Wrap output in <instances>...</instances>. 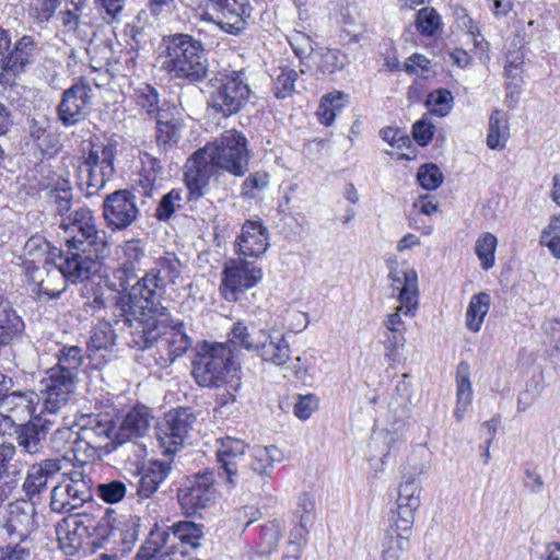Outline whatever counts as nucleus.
<instances>
[{
  "label": "nucleus",
  "mask_w": 560,
  "mask_h": 560,
  "mask_svg": "<svg viewBox=\"0 0 560 560\" xmlns=\"http://www.w3.org/2000/svg\"><path fill=\"white\" fill-rule=\"evenodd\" d=\"M67 252L59 257L55 268L27 265L28 280L40 293L57 296L65 291V282H83L98 271L101 260L108 256L107 234L98 229L89 208H79L60 219Z\"/></svg>",
  "instance_id": "obj_1"
},
{
  "label": "nucleus",
  "mask_w": 560,
  "mask_h": 560,
  "mask_svg": "<svg viewBox=\"0 0 560 560\" xmlns=\"http://www.w3.org/2000/svg\"><path fill=\"white\" fill-rule=\"evenodd\" d=\"M250 152L246 137L235 130H225L214 142L196 151L185 164V183L189 199L203 196L209 179L220 171L242 177L249 170Z\"/></svg>",
  "instance_id": "obj_2"
},
{
  "label": "nucleus",
  "mask_w": 560,
  "mask_h": 560,
  "mask_svg": "<svg viewBox=\"0 0 560 560\" xmlns=\"http://www.w3.org/2000/svg\"><path fill=\"white\" fill-rule=\"evenodd\" d=\"M161 68L171 78L199 82L207 75L208 65L200 40L190 34L163 36L160 43Z\"/></svg>",
  "instance_id": "obj_3"
},
{
  "label": "nucleus",
  "mask_w": 560,
  "mask_h": 560,
  "mask_svg": "<svg viewBox=\"0 0 560 560\" xmlns=\"http://www.w3.org/2000/svg\"><path fill=\"white\" fill-rule=\"evenodd\" d=\"M180 261L174 254H167L155 260L154 266L140 278L130 290L142 316L156 317L167 315L163 305L166 287L174 284L180 275Z\"/></svg>",
  "instance_id": "obj_4"
},
{
  "label": "nucleus",
  "mask_w": 560,
  "mask_h": 560,
  "mask_svg": "<svg viewBox=\"0 0 560 560\" xmlns=\"http://www.w3.org/2000/svg\"><path fill=\"white\" fill-rule=\"evenodd\" d=\"M232 350L226 343L203 341L192 360L191 374L202 387L220 388L231 383Z\"/></svg>",
  "instance_id": "obj_5"
},
{
  "label": "nucleus",
  "mask_w": 560,
  "mask_h": 560,
  "mask_svg": "<svg viewBox=\"0 0 560 560\" xmlns=\"http://www.w3.org/2000/svg\"><path fill=\"white\" fill-rule=\"evenodd\" d=\"M92 480L82 470L61 472L51 491L49 506L52 512L67 513L92 500Z\"/></svg>",
  "instance_id": "obj_6"
},
{
  "label": "nucleus",
  "mask_w": 560,
  "mask_h": 560,
  "mask_svg": "<svg viewBox=\"0 0 560 560\" xmlns=\"http://www.w3.org/2000/svg\"><path fill=\"white\" fill-rule=\"evenodd\" d=\"M192 8L211 10L203 14V20L214 22L223 32L231 35H240L247 27V20L252 15L253 8L248 0H188Z\"/></svg>",
  "instance_id": "obj_7"
},
{
  "label": "nucleus",
  "mask_w": 560,
  "mask_h": 560,
  "mask_svg": "<svg viewBox=\"0 0 560 560\" xmlns=\"http://www.w3.org/2000/svg\"><path fill=\"white\" fill-rule=\"evenodd\" d=\"M83 308L101 320H114L115 325H119L121 318L128 320L130 316L142 315L131 290L127 293H114L110 290L97 288L84 302Z\"/></svg>",
  "instance_id": "obj_8"
},
{
  "label": "nucleus",
  "mask_w": 560,
  "mask_h": 560,
  "mask_svg": "<svg viewBox=\"0 0 560 560\" xmlns=\"http://www.w3.org/2000/svg\"><path fill=\"white\" fill-rule=\"evenodd\" d=\"M408 465L412 471L404 474L402 480L399 483L396 500L397 516L393 525L404 532H411L415 522V513L421 504V485L415 476L424 474L428 469L427 463H416L415 458H410Z\"/></svg>",
  "instance_id": "obj_9"
},
{
  "label": "nucleus",
  "mask_w": 560,
  "mask_h": 560,
  "mask_svg": "<svg viewBox=\"0 0 560 560\" xmlns=\"http://www.w3.org/2000/svg\"><path fill=\"white\" fill-rule=\"evenodd\" d=\"M77 382V376L49 368L40 381V411L50 416L61 412L73 396Z\"/></svg>",
  "instance_id": "obj_10"
},
{
  "label": "nucleus",
  "mask_w": 560,
  "mask_h": 560,
  "mask_svg": "<svg viewBox=\"0 0 560 560\" xmlns=\"http://www.w3.org/2000/svg\"><path fill=\"white\" fill-rule=\"evenodd\" d=\"M250 89L243 71H233L211 93L210 106L224 117L234 115L248 102Z\"/></svg>",
  "instance_id": "obj_11"
},
{
  "label": "nucleus",
  "mask_w": 560,
  "mask_h": 560,
  "mask_svg": "<svg viewBox=\"0 0 560 560\" xmlns=\"http://www.w3.org/2000/svg\"><path fill=\"white\" fill-rule=\"evenodd\" d=\"M107 521H96L88 514H77L65 517L56 526V534L59 548L66 556H74L82 548L85 538L92 535L97 528L107 529Z\"/></svg>",
  "instance_id": "obj_12"
},
{
  "label": "nucleus",
  "mask_w": 560,
  "mask_h": 560,
  "mask_svg": "<svg viewBox=\"0 0 560 560\" xmlns=\"http://www.w3.org/2000/svg\"><path fill=\"white\" fill-rule=\"evenodd\" d=\"M195 422L196 417L189 408L168 411L156 429V436L163 454L174 455L182 450Z\"/></svg>",
  "instance_id": "obj_13"
},
{
  "label": "nucleus",
  "mask_w": 560,
  "mask_h": 560,
  "mask_svg": "<svg viewBox=\"0 0 560 560\" xmlns=\"http://www.w3.org/2000/svg\"><path fill=\"white\" fill-rule=\"evenodd\" d=\"M262 278L261 269L244 257L230 259L223 269L222 294L226 301H237L240 294L255 287Z\"/></svg>",
  "instance_id": "obj_14"
},
{
  "label": "nucleus",
  "mask_w": 560,
  "mask_h": 560,
  "mask_svg": "<svg viewBox=\"0 0 560 560\" xmlns=\"http://www.w3.org/2000/svg\"><path fill=\"white\" fill-rule=\"evenodd\" d=\"M214 475L205 471L188 477L178 488L177 500L187 515H192L209 506L215 497Z\"/></svg>",
  "instance_id": "obj_15"
},
{
  "label": "nucleus",
  "mask_w": 560,
  "mask_h": 560,
  "mask_svg": "<svg viewBox=\"0 0 560 560\" xmlns=\"http://www.w3.org/2000/svg\"><path fill=\"white\" fill-rule=\"evenodd\" d=\"M39 397L33 392H13L0 397V433L11 434L33 415Z\"/></svg>",
  "instance_id": "obj_16"
},
{
  "label": "nucleus",
  "mask_w": 560,
  "mask_h": 560,
  "mask_svg": "<svg viewBox=\"0 0 560 560\" xmlns=\"http://www.w3.org/2000/svg\"><path fill=\"white\" fill-rule=\"evenodd\" d=\"M93 90L84 81L72 84L65 90L58 105V117L63 126H73L83 120L91 110Z\"/></svg>",
  "instance_id": "obj_17"
},
{
  "label": "nucleus",
  "mask_w": 560,
  "mask_h": 560,
  "mask_svg": "<svg viewBox=\"0 0 560 560\" xmlns=\"http://www.w3.org/2000/svg\"><path fill=\"white\" fill-rule=\"evenodd\" d=\"M139 209L136 196L127 190H116L103 201V217L107 226L112 230H125L138 218Z\"/></svg>",
  "instance_id": "obj_18"
},
{
  "label": "nucleus",
  "mask_w": 560,
  "mask_h": 560,
  "mask_svg": "<svg viewBox=\"0 0 560 560\" xmlns=\"http://www.w3.org/2000/svg\"><path fill=\"white\" fill-rule=\"evenodd\" d=\"M393 292H397L398 311L413 317L419 305L418 273L413 268L399 267L397 262L390 267L389 275Z\"/></svg>",
  "instance_id": "obj_19"
},
{
  "label": "nucleus",
  "mask_w": 560,
  "mask_h": 560,
  "mask_svg": "<svg viewBox=\"0 0 560 560\" xmlns=\"http://www.w3.org/2000/svg\"><path fill=\"white\" fill-rule=\"evenodd\" d=\"M47 416V413L40 411L37 417L11 430V434L15 435L22 453L30 456L43 453L50 425L55 422L54 419Z\"/></svg>",
  "instance_id": "obj_20"
},
{
  "label": "nucleus",
  "mask_w": 560,
  "mask_h": 560,
  "mask_svg": "<svg viewBox=\"0 0 560 560\" xmlns=\"http://www.w3.org/2000/svg\"><path fill=\"white\" fill-rule=\"evenodd\" d=\"M77 425L72 451H79L85 445L92 451V454L106 446L105 442L109 439L112 432V422L101 415H81Z\"/></svg>",
  "instance_id": "obj_21"
},
{
  "label": "nucleus",
  "mask_w": 560,
  "mask_h": 560,
  "mask_svg": "<svg viewBox=\"0 0 560 560\" xmlns=\"http://www.w3.org/2000/svg\"><path fill=\"white\" fill-rule=\"evenodd\" d=\"M192 340L184 330V325L160 327L156 339L155 359L161 366L171 365L191 347Z\"/></svg>",
  "instance_id": "obj_22"
},
{
  "label": "nucleus",
  "mask_w": 560,
  "mask_h": 560,
  "mask_svg": "<svg viewBox=\"0 0 560 560\" xmlns=\"http://www.w3.org/2000/svg\"><path fill=\"white\" fill-rule=\"evenodd\" d=\"M217 462L221 470L220 476L234 486L237 481L241 467L245 464L247 444L240 439L225 436L217 440Z\"/></svg>",
  "instance_id": "obj_23"
},
{
  "label": "nucleus",
  "mask_w": 560,
  "mask_h": 560,
  "mask_svg": "<svg viewBox=\"0 0 560 560\" xmlns=\"http://www.w3.org/2000/svg\"><path fill=\"white\" fill-rule=\"evenodd\" d=\"M35 504L36 502L30 500L9 504L4 528L12 539L26 542L27 536L35 529Z\"/></svg>",
  "instance_id": "obj_24"
},
{
  "label": "nucleus",
  "mask_w": 560,
  "mask_h": 560,
  "mask_svg": "<svg viewBox=\"0 0 560 560\" xmlns=\"http://www.w3.org/2000/svg\"><path fill=\"white\" fill-rule=\"evenodd\" d=\"M61 471L59 459H45L33 465L23 482V490L30 501L38 502L40 493L49 482L55 483Z\"/></svg>",
  "instance_id": "obj_25"
},
{
  "label": "nucleus",
  "mask_w": 560,
  "mask_h": 560,
  "mask_svg": "<svg viewBox=\"0 0 560 560\" xmlns=\"http://www.w3.org/2000/svg\"><path fill=\"white\" fill-rule=\"evenodd\" d=\"M235 243L240 256L258 258L269 247L268 231L260 221L248 220L243 224Z\"/></svg>",
  "instance_id": "obj_26"
},
{
  "label": "nucleus",
  "mask_w": 560,
  "mask_h": 560,
  "mask_svg": "<svg viewBox=\"0 0 560 560\" xmlns=\"http://www.w3.org/2000/svg\"><path fill=\"white\" fill-rule=\"evenodd\" d=\"M167 315H160L156 317L149 316H130L128 320L125 318L120 319V324L127 327H132V322H137L135 330L131 332L132 339L131 345L139 350L156 348V339L159 337L160 327L166 320Z\"/></svg>",
  "instance_id": "obj_27"
},
{
  "label": "nucleus",
  "mask_w": 560,
  "mask_h": 560,
  "mask_svg": "<svg viewBox=\"0 0 560 560\" xmlns=\"http://www.w3.org/2000/svg\"><path fill=\"white\" fill-rule=\"evenodd\" d=\"M152 416L145 406H137L122 418L115 434V440L124 442L129 439H142L150 428Z\"/></svg>",
  "instance_id": "obj_28"
},
{
  "label": "nucleus",
  "mask_w": 560,
  "mask_h": 560,
  "mask_svg": "<svg viewBox=\"0 0 560 560\" xmlns=\"http://www.w3.org/2000/svg\"><path fill=\"white\" fill-rule=\"evenodd\" d=\"M348 62L347 55L340 50L318 46L311 55L305 67L315 71L318 75H327L343 69Z\"/></svg>",
  "instance_id": "obj_29"
},
{
  "label": "nucleus",
  "mask_w": 560,
  "mask_h": 560,
  "mask_svg": "<svg viewBox=\"0 0 560 560\" xmlns=\"http://www.w3.org/2000/svg\"><path fill=\"white\" fill-rule=\"evenodd\" d=\"M264 361L276 366L284 365L291 358V349L283 335H272L266 331L256 352Z\"/></svg>",
  "instance_id": "obj_30"
},
{
  "label": "nucleus",
  "mask_w": 560,
  "mask_h": 560,
  "mask_svg": "<svg viewBox=\"0 0 560 560\" xmlns=\"http://www.w3.org/2000/svg\"><path fill=\"white\" fill-rule=\"evenodd\" d=\"M37 51V42L33 36L24 35L11 46L3 71L13 74L24 71L32 63Z\"/></svg>",
  "instance_id": "obj_31"
},
{
  "label": "nucleus",
  "mask_w": 560,
  "mask_h": 560,
  "mask_svg": "<svg viewBox=\"0 0 560 560\" xmlns=\"http://www.w3.org/2000/svg\"><path fill=\"white\" fill-rule=\"evenodd\" d=\"M49 351L57 359V363L51 366L52 369L78 377L79 369L84 360V350L81 347L56 342L49 348Z\"/></svg>",
  "instance_id": "obj_32"
},
{
  "label": "nucleus",
  "mask_w": 560,
  "mask_h": 560,
  "mask_svg": "<svg viewBox=\"0 0 560 560\" xmlns=\"http://www.w3.org/2000/svg\"><path fill=\"white\" fill-rule=\"evenodd\" d=\"M266 331V329H257L254 325L248 326L240 320L233 324V327L229 332L228 342L225 343L229 348L232 345L248 351L257 352Z\"/></svg>",
  "instance_id": "obj_33"
},
{
  "label": "nucleus",
  "mask_w": 560,
  "mask_h": 560,
  "mask_svg": "<svg viewBox=\"0 0 560 560\" xmlns=\"http://www.w3.org/2000/svg\"><path fill=\"white\" fill-rule=\"evenodd\" d=\"M402 377L404 380L396 385L395 393L389 401L390 411L397 415V420L392 427L396 432L404 429L407 423L412 395L411 384L406 381L407 374H404Z\"/></svg>",
  "instance_id": "obj_34"
},
{
  "label": "nucleus",
  "mask_w": 560,
  "mask_h": 560,
  "mask_svg": "<svg viewBox=\"0 0 560 560\" xmlns=\"http://www.w3.org/2000/svg\"><path fill=\"white\" fill-rule=\"evenodd\" d=\"M144 258V248L140 240H129L124 243L120 248L119 270L125 273L126 280L136 277V270L140 267L142 259ZM121 282V285L126 290V283Z\"/></svg>",
  "instance_id": "obj_35"
},
{
  "label": "nucleus",
  "mask_w": 560,
  "mask_h": 560,
  "mask_svg": "<svg viewBox=\"0 0 560 560\" xmlns=\"http://www.w3.org/2000/svg\"><path fill=\"white\" fill-rule=\"evenodd\" d=\"M283 454L276 445H256L252 448L250 468L262 477H269L275 463L281 462Z\"/></svg>",
  "instance_id": "obj_36"
},
{
  "label": "nucleus",
  "mask_w": 560,
  "mask_h": 560,
  "mask_svg": "<svg viewBox=\"0 0 560 560\" xmlns=\"http://www.w3.org/2000/svg\"><path fill=\"white\" fill-rule=\"evenodd\" d=\"M113 172L100 170L90 164H80L78 167V185L86 196L96 195L106 184Z\"/></svg>",
  "instance_id": "obj_37"
},
{
  "label": "nucleus",
  "mask_w": 560,
  "mask_h": 560,
  "mask_svg": "<svg viewBox=\"0 0 560 560\" xmlns=\"http://www.w3.org/2000/svg\"><path fill=\"white\" fill-rule=\"evenodd\" d=\"M395 535L387 532L382 540L380 560H400L401 556L409 548V535L411 532H404L394 527Z\"/></svg>",
  "instance_id": "obj_38"
},
{
  "label": "nucleus",
  "mask_w": 560,
  "mask_h": 560,
  "mask_svg": "<svg viewBox=\"0 0 560 560\" xmlns=\"http://www.w3.org/2000/svg\"><path fill=\"white\" fill-rule=\"evenodd\" d=\"M348 95L342 91H334L325 94L319 102L316 115L318 120L325 126H330L339 113L345 107Z\"/></svg>",
  "instance_id": "obj_39"
},
{
  "label": "nucleus",
  "mask_w": 560,
  "mask_h": 560,
  "mask_svg": "<svg viewBox=\"0 0 560 560\" xmlns=\"http://www.w3.org/2000/svg\"><path fill=\"white\" fill-rule=\"evenodd\" d=\"M489 307L490 296L488 293L480 292L471 298L466 312V326L469 330L474 332L480 330Z\"/></svg>",
  "instance_id": "obj_40"
},
{
  "label": "nucleus",
  "mask_w": 560,
  "mask_h": 560,
  "mask_svg": "<svg viewBox=\"0 0 560 560\" xmlns=\"http://www.w3.org/2000/svg\"><path fill=\"white\" fill-rule=\"evenodd\" d=\"M170 537L168 528L154 525L135 560H151L162 548L167 546Z\"/></svg>",
  "instance_id": "obj_41"
},
{
  "label": "nucleus",
  "mask_w": 560,
  "mask_h": 560,
  "mask_svg": "<svg viewBox=\"0 0 560 560\" xmlns=\"http://www.w3.org/2000/svg\"><path fill=\"white\" fill-rule=\"evenodd\" d=\"M508 120L503 113L494 110L489 119L487 144L490 149H503L509 138Z\"/></svg>",
  "instance_id": "obj_42"
},
{
  "label": "nucleus",
  "mask_w": 560,
  "mask_h": 560,
  "mask_svg": "<svg viewBox=\"0 0 560 560\" xmlns=\"http://www.w3.org/2000/svg\"><path fill=\"white\" fill-rule=\"evenodd\" d=\"M114 443H116V450L125 459L126 465H129L130 468H135L136 470L139 469V466L143 464V459L147 456V445L142 440L129 439L124 442L114 440Z\"/></svg>",
  "instance_id": "obj_43"
},
{
  "label": "nucleus",
  "mask_w": 560,
  "mask_h": 560,
  "mask_svg": "<svg viewBox=\"0 0 560 560\" xmlns=\"http://www.w3.org/2000/svg\"><path fill=\"white\" fill-rule=\"evenodd\" d=\"M115 149L110 143H91L90 152L81 164H90L114 173Z\"/></svg>",
  "instance_id": "obj_44"
},
{
  "label": "nucleus",
  "mask_w": 560,
  "mask_h": 560,
  "mask_svg": "<svg viewBox=\"0 0 560 560\" xmlns=\"http://www.w3.org/2000/svg\"><path fill=\"white\" fill-rule=\"evenodd\" d=\"M48 201L55 206L56 212L61 217L71 213L72 190L70 182L65 178H59L55 186L49 190Z\"/></svg>",
  "instance_id": "obj_45"
},
{
  "label": "nucleus",
  "mask_w": 560,
  "mask_h": 560,
  "mask_svg": "<svg viewBox=\"0 0 560 560\" xmlns=\"http://www.w3.org/2000/svg\"><path fill=\"white\" fill-rule=\"evenodd\" d=\"M455 22L458 28L464 31L475 48L483 52L488 50V43L479 31L474 20L468 15L466 9L456 8L454 11Z\"/></svg>",
  "instance_id": "obj_46"
},
{
  "label": "nucleus",
  "mask_w": 560,
  "mask_h": 560,
  "mask_svg": "<svg viewBox=\"0 0 560 560\" xmlns=\"http://www.w3.org/2000/svg\"><path fill=\"white\" fill-rule=\"evenodd\" d=\"M24 330V323L18 313L5 302L0 307V334L13 341Z\"/></svg>",
  "instance_id": "obj_47"
},
{
  "label": "nucleus",
  "mask_w": 560,
  "mask_h": 560,
  "mask_svg": "<svg viewBox=\"0 0 560 560\" xmlns=\"http://www.w3.org/2000/svg\"><path fill=\"white\" fill-rule=\"evenodd\" d=\"M497 245L498 238L490 232L482 233L476 241L475 253L485 270L492 268L494 265Z\"/></svg>",
  "instance_id": "obj_48"
},
{
  "label": "nucleus",
  "mask_w": 560,
  "mask_h": 560,
  "mask_svg": "<svg viewBox=\"0 0 560 560\" xmlns=\"http://www.w3.org/2000/svg\"><path fill=\"white\" fill-rule=\"evenodd\" d=\"M287 40L301 63L305 66L316 49L312 38L304 32L293 30L287 35Z\"/></svg>",
  "instance_id": "obj_49"
},
{
  "label": "nucleus",
  "mask_w": 560,
  "mask_h": 560,
  "mask_svg": "<svg viewBox=\"0 0 560 560\" xmlns=\"http://www.w3.org/2000/svg\"><path fill=\"white\" fill-rule=\"evenodd\" d=\"M173 537L183 544L190 546L192 549L200 546L202 537V528L198 524L190 521H180L172 526Z\"/></svg>",
  "instance_id": "obj_50"
},
{
  "label": "nucleus",
  "mask_w": 560,
  "mask_h": 560,
  "mask_svg": "<svg viewBox=\"0 0 560 560\" xmlns=\"http://www.w3.org/2000/svg\"><path fill=\"white\" fill-rule=\"evenodd\" d=\"M453 102V95L448 90L438 89L429 93L425 104L431 114L445 117L452 110Z\"/></svg>",
  "instance_id": "obj_51"
},
{
  "label": "nucleus",
  "mask_w": 560,
  "mask_h": 560,
  "mask_svg": "<svg viewBox=\"0 0 560 560\" xmlns=\"http://www.w3.org/2000/svg\"><path fill=\"white\" fill-rule=\"evenodd\" d=\"M114 320H102L90 337L89 346L95 350L108 349L114 346L116 334L113 328Z\"/></svg>",
  "instance_id": "obj_52"
},
{
  "label": "nucleus",
  "mask_w": 560,
  "mask_h": 560,
  "mask_svg": "<svg viewBox=\"0 0 560 560\" xmlns=\"http://www.w3.org/2000/svg\"><path fill=\"white\" fill-rule=\"evenodd\" d=\"M132 97L136 104L144 109L148 115L151 116L159 113V93L152 85L140 84L135 88Z\"/></svg>",
  "instance_id": "obj_53"
},
{
  "label": "nucleus",
  "mask_w": 560,
  "mask_h": 560,
  "mask_svg": "<svg viewBox=\"0 0 560 560\" xmlns=\"http://www.w3.org/2000/svg\"><path fill=\"white\" fill-rule=\"evenodd\" d=\"M60 0H30L28 16L35 24L48 22L60 5Z\"/></svg>",
  "instance_id": "obj_54"
},
{
  "label": "nucleus",
  "mask_w": 560,
  "mask_h": 560,
  "mask_svg": "<svg viewBox=\"0 0 560 560\" xmlns=\"http://www.w3.org/2000/svg\"><path fill=\"white\" fill-rule=\"evenodd\" d=\"M180 139V129L176 122L163 121L161 117L156 120V143L164 151L168 150Z\"/></svg>",
  "instance_id": "obj_55"
},
{
  "label": "nucleus",
  "mask_w": 560,
  "mask_h": 560,
  "mask_svg": "<svg viewBox=\"0 0 560 560\" xmlns=\"http://www.w3.org/2000/svg\"><path fill=\"white\" fill-rule=\"evenodd\" d=\"M469 375V364L466 362H460L457 365L456 371V396L457 402L463 406H469L472 398V388Z\"/></svg>",
  "instance_id": "obj_56"
},
{
  "label": "nucleus",
  "mask_w": 560,
  "mask_h": 560,
  "mask_svg": "<svg viewBox=\"0 0 560 560\" xmlns=\"http://www.w3.org/2000/svg\"><path fill=\"white\" fill-rule=\"evenodd\" d=\"M406 343L405 335L402 334H384V358L390 366H394L400 361L401 353Z\"/></svg>",
  "instance_id": "obj_57"
},
{
  "label": "nucleus",
  "mask_w": 560,
  "mask_h": 560,
  "mask_svg": "<svg viewBox=\"0 0 560 560\" xmlns=\"http://www.w3.org/2000/svg\"><path fill=\"white\" fill-rule=\"evenodd\" d=\"M416 25L425 36L433 35L441 25V16L433 8H422L417 13Z\"/></svg>",
  "instance_id": "obj_58"
},
{
  "label": "nucleus",
  "mask_w": 560,
  "mask_h": 560,
  "mask_svg": "<svg viewBox=\"0 0 560 560\" xmlns=\"http://www.w3.org/2000/svg\"><path fill=\"white\" fill-rule=\"evenodd\" d=\"M298 79L295 70L285 67L280 69L273 84V94L277 98H285L294 91V84Z\"/></svg>",
  "instance_id": "obj_59"
},
{
  "label": "nucleus",
  "mask_w": 560,
  "mask_h": 560,
  "mask_svg": "<svg viewBox=\"0 0 560 560\" xmlns=\"http://www.w3.org/2000/svg\"><path fill=\"white\" fill-rule=\"evenodd\" d=\"M315 510V500L308 493H303L299 497L296 509H295V517L299 521L300 530L306 533L308 525L312 524L313 513Z\"/></svg>",
  "instance_id": "obj_60"
},
{
  "label": "nucleus",
  "mask_w": 560,
  "mask_h": 560,
  "mask_svg": "<svg viewBox=\"0 0 560 560\" xmlns=\"http://www.w3.org/2000/svg\"><path fill=\"white\" fill-rule=\"evenodd\" d=\"M417 179L420 186L425 190H434L443 183V173L432 163L419 167Z\"/></svg>",
  "instance_id": "obj_61"
},
{
  "label": "nucleus",
  "mask_w": 560,
  "mask_h": 560,
  "mask_svg": "<svg viewBox=\"0 0 560 560\" xmlns=\"http://www.w3.org/2000/svg\"><path fill=\"white\" fill-rule=\"evenodd\" d=\"M282 530L278 524L270 523L261 528V544L257 550L258 553L268 556L273 552L281 538Z\"/></svg>",
  "instance_id": "obj_62"
},
{
  "label": "nucleus",
  "mask_w": 560,
  "mask_h": 560,
  "mask_svg": "<svg viewBox=\"0 0 560 560\" xmlns=\"http://www.w3.org/2000/svg\"><path fill=\"white\" fill-rule=\"evenodd\" d=\"M97 493L106 503L115 504L126 497L127 488L122 481L112 480L97 485Z\"/></svg>",
  "instance_id": "obj_63"
},
{
  "label": "nucleus",
  "mask_w": 560,
  "mask_h": 560,
  "mask_svg": "<svg viewBox=\"0 0 560 560\" xmlns=\"http://www.w3.org/2000/svg\"><path fill=\"white\" fill-rule=\"evenodd\" d=\"M269 184V175L265 172L250 174L242 184V194L246 198H256L258 192Z\"/></svg>",
  "instance_id": "obj_64"
}]
</instances>
